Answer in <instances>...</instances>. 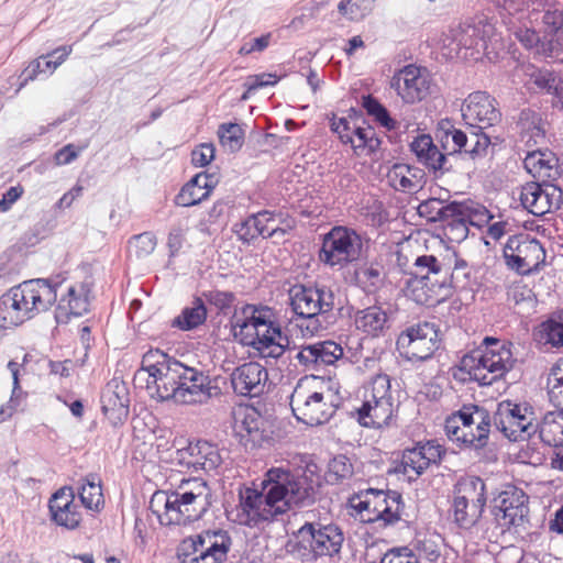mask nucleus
Listing matches in <instances>:
<instances>
[{
    "instance_id": "nucleus-36",
    "label": "nucleus",
    "mask_w": 563,
    "mask_h": 563,
    "mask_svg": "<svg viewBox=\"0 0 563 563\" xmlns=\"http://www.w3.org/2000/svg\"><path fill=\"white\" fill-rule=\"evenodd\" d=\"M218 184L213 174L199 173L192 177L175 197V203L181 207H191L207 199Z\"/></svg>"
},
{
    "instance_id": "nucleus-57",
    "label": "nucleus",
    "mask_w": 563,
    "mask_h": 563,
    "mask_svg": "<svg viewBox=\"0 0 563 563\" xmlns=\"http://www.w3.org/2000/svg\"><path fill=\"white\" fill-rule=\"evenodd\" d=\"M363 108L372 115L382 126L388 131L397 128L396 121L389 115L387 109L374 97H363Z\"/></svg>"
},
{
    "instance_id": "nucleus-42",
    "label": "nucleus",
    "mask_w": 563,
    "mask_h": 563,
    "mask_svg": "<svg viewBox=\"0 0 563 563\" xmlns=\"http://www.w3.org/2000/svg\"><path fill=\"white\" fill-rule=\"evenodd\" d=\"M504 10L509 15H518V20L528 18L530 23L539 21L541 8L548 5L549 0H501Z\"/></svg>"
},
{
    "instance_id": "nucleus-60",
    "label": "nucleus",
    "mask_w": 563,
    "mask_h": 563,
    "mask_svg": "<svg viewBox=\"0 0 563 563\" xmlns=\"http://www.w3.org/2000/svg\"><path fill=\"white\" fill-rule=\"evenodd\" d=\"M51 514L54 522L60 527H65L66 529H76L81 521V514L75 501L63 508L62 519L57 517L56 511H51Z\"/></svg>"
},
{
    "instance_id": "nucleus-2",
    "label": "nucleus",
    "mask_w": 563,
    "mask_h": 563,
    "mask_svg": "<svg viewBox=\"0 0 563 563\" xmlns=\"http://www.w3.org/2000/svg\"><path fill=\"white\" fill-rule=\"evenodd\" d=\"M316 494L306 475L273 467L266 472L261 489L247 487L240 492L239 522L256 526L295 508L309 507L316 501Z\"/></svg>"
},
{
    "instance_id": "nucleus-1",
    "label": "nucleus",
    "mask_w": 563,
    "mask_h": 563,
    "mask_svg": "<svg viewBox=\"0 0 563 563\" xmlns=\"http://www.w3.org/2000/svg\"><path fill=\"white\" fill-rule=\"evenodd\" d=\"M134 383L157 400L179 405H206L220 394L209 373L185 364L159 350L148 351L142 358Z\"/></svg>"
},
{
    "instance_id": "nucleus-30",
    "label": "nucleus",
    "mask_w": 563,
    "mask_h": 563,
    "mask_svg": "<svg viewBox=\"0 0 563 563\" xmlns=\"http://www.w3.org/2000/svg\"><path fill=\"white\" fill-rule=\"evenodd\" d=\"M410 151L415 154L417 161L433 173L435 177L453 169L449 156L439 150L429 134L415 137L410 143Z\"/></svg>"
},
{
    "instance_id": "nucleus-10",
    "label": "nucleus",
    "mask_w": 563,
    "mask_h": 563,
    "mask_svg": "<svg viewBox=\"0 0 563 563\" xmlns=\"http://www.w3.org/2000/svg\"><path fill=\"white\" fill-rule=\"evenodd\" d=\"M233 541L224 529H207L190 536L178 547L180 563H223Z\"/></svg>"
},
{
    "instance_id": "nucleus-54",
    "label": "nucleus",
    "mask_w": 563,
    "mask_h": 563,
    "mask_svg": "<svg viewBox=\"0 0 563 563\" xmlns=\"http://www.w3.org/2000/svg\"><path fill=\"white\" fill-rule=\"evenodd\" d=\"M218 136L221 145L229 152L239 151L244 141V132L236 123H223L219 126Z\"/></svg>"
},
{
    "instance_id": "nucleus-14",
    "label": "nucleus",
    "mask_w": 563,
    "mask_h": 563,
    "mask_svg": "<svg viewBox=\"0 0 563 563\" xmlns=\"http://www.w3.org/2000/svg\"><path fill=\"white\" fill-rule=\"evenodd\" d=\"M486 505L485 483L479 477L464 478L454 487L452 510L455 523L471 529L482 517Z\"/></svg>"
},
{
    "instance_id": "nucleus-17",
    "label": "nucleus",
    "mask_w": 563,
    "mask_h": 563,
    "mask_svg": "<svg viewBox=\"0 0 563 563\" xmlns=\"http://www.w3.org/2000/svg\"><path fill=\"white\" fill-rule=\"evenodd\" d=\"M398 351L409 361H426L440 346L439 332L434 324L418 323L402 331L396 341Z\"/></svg>"
},
{
    "instance_id": "nucleus-29",
    "label": "nucleus",
    "mask_w": 563,
    "mask_h": 563,
    "mask_svg": "<svg viewBox=\"0 0 563 563\" xmlns=\"http://www.w3.org/2000/svg\"><path fill=\"white\" fill-rule=\"evenodd\" d=\"M267 379V369L256 362L242 364L231 374L232 388L241 396H260L264 391Z\"/></svg>"
},
{
    "instance_id": "nucleus-47",
    "label": "nucleus",
    "mask_w": 563,
    "mask_h": 563,
    "mask_svg": "<svg viewBox=\"0 0 563 563\" xmlns=\"http://www.w3.org/2000/svg\"><path fill=\"white\" fill-rule=\"evenodd\" d=\"M563 202V191L555 185L544 183L538 202L533 205V216L541 217L555 209Z\"/></svg>"
},
{
    "instance_id": "nucleus-62",
    "label": "nucleus",
    "mask_w": 563,
    "mask_h": 563,
    "mask_svg": "<svg viewBox=\"0 0 563 563\" xmlns=\"http://www.w3.org/2000/svg\"><path fill=\"white\" fill-rule=\"evenodd\" d=\"M543 184L527 183L520 189L519 200L525 209L533 214V205L538 202L539 195H541Z\"/></svg>"
},
{
    "instance_id": "nucleus-38",
    "label": "nucleus",
    "mask_w": 563,
    "mask_h": 563,
    "mask_svg": "<svg viewBox=\"0 0 563 563\" xmlns=\"http://www.w3.org/2000/svg\"><path fill=\"white\" fill-rule=\"evenodd\" d=\"M424 172L408 164H395L387 173L389 185L404 192H415L421 189L426 183Z\"/></svg>"
},
{
    "instance_id": "nucleus-34",
    "label": "nucleus",
    "mask_w": 563,
    "mask_h": 563,
    "mask_svg": "<svg viewBox=\"0 0 563 563\" xmlns=\"http://www.w3.org/2000/svg\"><path fill=\"white\" fill-rule=\"evenodd\" d=\"M452 214L442 221L443 235L452 243H461L468 235L470 223H478L467 202L453 201Z\"/></svg>"
},
{
    "instance_id": "nucleus-8",
    "label": "nucleus",
    "mask_w": 563,
    "mask_h": 563,
    "mask_svg": "<svg viewBox=\"0 0 563 563\" xmlns=\"http://www.w3.org/2000/svg\"><path fill=\"white\" fill-rule=\"evenodd\" d=\"M492 419L489 412L477 405H464L445 420L448 438L460 448L482 450L489 439Z\"/></svg>"
},
{
    "instance_id": "nucleus-6",
    "label": "nucleus",
    "mask_w": 563,
    "mask_h": 563,
    "mask_svg": "<svg viewBox=\"0 0 563 563\" xmlns=\"http://www.w3.org/2000/svg\"><path fill=\"white\" fill-rule=\"evenodd\" d=\"M514 362L507 343L486 336L479 349L461 358L453 376L462 382L474 380L487 386L503 378L512 368Z\"/></svg>"
},
{
    "instance_id": "nucleus-9",
    "label": "nucleus",
    "mask_w": 563,
    "mask_h": 563,
    "mask_svg": "<svg viewBox=\"0 0 563 563\" xmlns=\"http://www.w3.org/2000/svg\"><path fill=\"white\" fill-rule=\"evenodd\" d=\"M399 404L387 374H377L364 387L363 404L357 420L363 427L380 429L391 424Z\"/></svg>"
},
{
    "instance_id": "nucleus-16",
    "label": "nucleus",
    "mask_w": 563,
    "mask_h": 563,
    "mask_svg": "<svg viewBox=\"0 0 563 563\" xmlns=\"http://www.w3.org/2000/svg\"><path fill=\"white\" fill-rule=\"evenodd\" d=\"M528 500L526 493L515 486H507L493 499L492 515L500 532L528 521Z\"/></svg>"
},
{
    "instance_id": "nucleus-49",
    "label": "nucleus",
    "mask_w": 563,
    "mask_h": 563,
    "mask_svg": "<svg viewBox=\"0 0 563 563\" xmlns=\"http://www.w3.org/2000/svg\"><path fill=\"white\" fill-rule=\"evenodd\" d=\"M79 497L81 504L90 510H99L103 505L101 485L93 475L87 477L80 486Z\"/></svg>"
},
{
    "instance_id": "nucleus-13",
    "label": "nucleus",
    "mask_w": 563,
    "mask_h": 563,
    "mask_svg": "<svg viewBox=\"0 0 563 563\" xmlns=\"http://www.w3.org/2000/svg\"><path fill=\"white\" fill-rule=\"evenodd\" d=\"M503 253L507 267L522 276L536 274L545 265L544 246L527 233L511 235Z\"/></svg>"
},
{
    "instance_id": "nucleus-5",
    "label": "nucleus",
    "mask_w": 563,
    "mask_h": 563,
    "mask_svg": "<svg viewBox=\"0 0 563 563\" xmlns=\"http://www.w3.org/2000/svg\"><path fill=\"white\" fill-rule=\"evenodd\" d=\"M272 317V310L267 307L245 305L234 316L232 327L242 344L257 350L263 357L278 358L285 352L288 338Z\"/></svg>"
},
{
    "instance_id": "nucleus-12",
    "label": "nucleus",
    "mask_w": 563,
    "mask_h": 563,
    "mask_svg": "<svg viewBox=\"0 0 563 563\" xmlns=\"http://www.w3.org/2000/svg\"><path fill=\"white\" fill-rule=\"evenodd\" d=\"M290 407L297 420L308 426H319L335 413L338 397L330 388L311 390L298 384L290 396Z\"/></svg>"
},
{
    "instance_id": "nucleus-46",
    "label": "nucleus",
    "mask_w": 563,
    "mask_h": 563,
    "mask_svg": "<svg viewBox=\"0 0 563 563\" xmlns=\"http://www.w3.org/2000/svg\"><path fill=\"white\" fill-rule=\"evenodd\" d=\"M517 125L520 129L522 137L528 136V143L533 141L538 144L544 139V131L541 126V118L539 113L531 109H522L519 113Z\"/></svg>"
},
{
    "instance_id": "nucleus-21",
    "label": "nucleus",
    "mask_w": 563,
    "mask_h": 563,
    "mask_svg": "<svg viewBox=\"0 0 563 563\" xmlns=\"http://www.w3.org/2000/svg\"><path fill=\"white\" fill-rule=\"evenodd\" d=\"M12 289L18 291V301L27 320L48 310L56 302L58 292V288L53 286V279L44 278L22 282Z\"/></svg>"
},
{
    "instance_id": "nucleus-7",
    "label": "nucleus",
    "mask_w": 563,
    "mask_h": 563,
    "mask_svg": "<svg viewBox=\"0 0 563 563\" xmlns=\"http://www.w3.org/2000/svg\"><path fill=\"white\" fill-rule=\"evenodd\" d=\"M540 31L527 25L515 30L516 38L534 55L542 58H558L563 54V8L550 2L541 8Z\"/></svg>"
},
{
    "instance_id": "nucleus-55",
    "label": "nucleus",
    "mask_w": 563,
    "mask_h": 563,
    "mask_svg": "<svg viewBox=\"0 0 563 563\" xmlns=\"http://www.w3.org/2000/svg\"><path fill=\"white\" fill-rule=\"evenodd\" d=\"M353 475V465L350 459L343 454L334 456L328 465L327 481L330 484H339Z\"/></svg>"
},
{
    "instance_id": "nucleus-63",
    "label": "nucleus",
    "mask_w": 563,
    "mask_h": 563,
    "mask_svg": "<svg viewBox=\"0 0 563 563\" xmlns=\"http://www.w3.org/2000/svg\"><path fill=\"white\" fill-rule=\"evenodd\" d=\"M75 500L74 492L70 487H62L49 499V511H56L57 517L62 519V510Z\"/></svg>"
},
{
    "instance_id": "nucleus-24",
    "label": "nucleus",
    "mask_w": 563,
    "mask_h": 563,
    "mask_svg": "<svg viewBox=\"0 0 563 563\" xmlns=\"http://www.w3.org/2000/svg\"><path fill=\"white\" fill-rule=\"evenodd\" d=\"M461 112L467 125L481 131L496 125L501 120L496 99L486 91L470 93L462 104Z\"/></svg>"
},
{
    "instance_id": "nucleus-35",
    "label": "nucleus",
    "mask_w": 563,
    "mask_h": 563,
    "mask_svg": "<svg viewBox=\"0 0 563 563\" xmlns=\"http://www.w3.org/2000/svg\"><path fill=\"white\" fill-rule=\"evenodd\" d=\"M264 420L254 408H240L234 412V431L245 444L260 445L265 439Z\"/></svg>"
},
{
    "instance_id": "nucleus-32",
    "label": "nucleus",
    "mask_w": 563,
    "mask_h": 563,
    "mask_svg": "<svg viewBox=\"0 0 563 563\" xmlns=\"http://www.w3.org/2000/svg\"><path fill=\"white\" fill-rule=\"evenodd\" d=\"M538 428L542 442L555 448L552 468L563 471V410L547 412Z\"/></svg>"
},
{
    "instance_id": "nucleus-25",
    "label": "nucleus",
    "mask_w": 563,
    "mask_h": 563,
    "mask_svg": "<svg viewBox=\"0 0 563 563\" xmlns=\"http://www.w3.org/2000/svg\"><path fill=\"white\" fill-rule=\"evenodd\" d=\"M390 85L406 103H415L430 93L431 80L426 69L407 65L394 75Z\"/></svg>"
},
{
    "instance_id": "nucleus-53",
    "label": "nucleus",
    "mask_w": 563,
    "mask_h": 563,
    "mask_svg": "<svg viewBox=\"0 0 563 563\" xmlns=\"http://www.w3.org/2000/svg\"><path fill=\"white\" fill-rule=\"evenodd\" d=\"M548 395L550 402L563 410V360L551 368L548 378Z\"/></svg>"
},
{
    "instance_id": "nucleus-33",
    "label": "nucleus",
    "mask_w": 563,
    "mask_h": 563,
    "mask_svg": "<svg viewBox=\"0 0 563 563\" xmlns=\"http://www.w3.org/2000/svg\"><path fill=\"white\" fill-rule=\"evenodd\" d=\"M274 213L264 210L247 217L240 223H236L234 232L238 234L239 239L245 243H251L258 236L271 238L278 233L284 234L285 231L274 227Z\"/></svg>"
},
{
    "instance_id": "nucleus-64",
    "label": "nucleus",
    "mask_w": 563,
    "mask_h": 563,
    "mask_svg": "<svg viewBox=\"0 0 563 563\" xmlns=\"http://www.w3.org/2000/svg\"><path fill=\"white\" fill-rule=\"evenodd\" d=\"M357 124L346 118H333L331 120V130L336 133L344 144H350L353 137V130L357 129Z\"/></svg>"
},
{
    "instance_id": "nucleus-44",
    "label": "nucleus",
    "mask_w": 563,
    "mask_h": 563,
    "mask_svg": "<svg viewBox=\"0 0 563 563\" xmlns=\"http://www.w3.org/2000/svg\"><path fill=\"white\" fill-rule=\"evenodd\" d=\"M354 278L365 292L373 294L384 284L383 268L378 264H362L355 269Z\"/></svg>"
},
{
    "instance_id": "nucleus-28",
    "label": "nucleus",
    "mask_w": 563,
    "mask_h": 563,
    "mask_svg": "<svg viewBox=\"0 0 563 563\" xmlns=\"http://www.w3.org/2000/svg\"><path fill=\"white\" fill-rule=\"evenodd\" d=\"M101 409L112 426L122 424L129 416V391L123 382L110 380L101 393Z\"/></svg>"
},
{
    "instance_id": "nucleus-40",
    "label": "nucleus",
    "mask_w": 563,
    "mask_h": 563,
    "mask_svg": "<svg viewBox=\"0 0 563 563\" xmlns=\"http://www.w3.org/2000/svg\"><path fill=\"white\" fill-rule=\"evenodd\" d=\"M25 321L27 317L18 301V291L11 287L0 297V328L11 329Z\"/></svg>"
},
{
    "instance_id": "nucleus-26",
    "label": "nucleus",
    "mask_w": 563,
    "mask_h": 563,
    "mask_svg": "<svg viewBox=\"0 0 563 563\" xmlns=\"http://www.w3.org/2000/svg\"><path fill=\"white\" fill-rule=\"evenodd\" d=\"M444 451L435 441L417 443L402 452L400 472L410 481L419 477L431 464L441 461Z\"/></svg>"
},
{
    "instance_id": "nucleus-18",
    "label": "nucleus",
    "mask_w": 563,
    "mask_h": 563,
    "mask_svg": "<svg viewBox=\"0 0 563 563\" xmlns=\"http://www.w3.org/2000/svg\"><path fill=\"white\" fill-rule=\"evenodd\" d=\"M533 412L526 405L504 400L498 404L494 413L495 427L509 440H525L536 432Z\"/></svg>"
},
{
    "instance_id": "nucleus-20",
    "label": "nucleus",
    "mask_w": 563,
    "mask_h": 563,
    "mask_svg": "<svg viewBox=\"0 0 563 563\" xmlns=\"http://www.w3.org/2000/svg\"><path fill=\"white\" fill-rule=\"evenodd\" d=\"M289 300L298 317H323L335 306V295L327 287L294 285L289 289Z\"/></svg>"
},
{
    "instance_id": "nucleus-39",
    "label": "nucleus",
    "mask_w": 563,
    "mask_h": 563,
    "mask_svg": "<svg viewBox=\"0 0 563 563\" xmlns=\"http://www.w3.org/2000/svg\"><path fill=\"white\" fill-rule=\"evenodd\" d=\"M527 172L534 178L554 179L558 175V159L551 152L533 151L523 159Z\"/></svg>"
},
{
    "instance_id": "nucleus-56",
    "label": "nucleus",
    "mask_w": 563,
    "mask_h": 563,
    "mask_svg": "<svg viewBox=\"0 0 563 563\" xmlns=\"http://www.w3.org/2000/svg\"><path fill=\"white\" fill-rule=\"evenodd\" d=\"M374 8V0H342L339 12L351 21H358L368 15Z\"/></svg>"
},
{
    "instance_id": "nucleus-22",
    "label": "nucleus",
    "mask_w": 563,
    "mask_h": 563,
    "mask_svg": "<svg viewBox=\"0 0 563 563\" xmlns=\"http://www.w3.org/2000/svg\"><path fill=\"white\" fill-rule=\"evenodd\" d=\"M297 537L301 543H307L318 556L338 554L344 541L341 528L332 523L306 522L298 530Z\"/></svg>"
},
{
    "instance_id": "nucleus-4",
    "label": "nucleus",
    "mask_w": 563,
    "mask_h": 563,
    "mask_svg": "<svg viewBox=\"0 0 563 563\" xmlns=\"http://www.w3.org/2000/svg\"><path fill=\"white\" fill-rule=\"evenodd\" d=\"M212 505V492L206 481L188 478L175 490H157L150 509L164 526H186L199 520Z\"/></svg>"
},
{
    "instance_id": "nucleus-27",
    "label": "nucleus",
    "mask_w": 563,
    "mask_h": 563,
    "mask_svg": "<svg viewBox=\"0 0 563 563\" xmlns=\"http://www.w3.org/2000/svg\"><path fill=\"white\" fill-rule=\"evenodd\" d=\"M343 347L334 341L303 345L294 356L305 371H320L343 357Z\"/></svg>"
},
{
    "instance_id": "nucleus-15",
    "label": "nucleus",
    "mask_w": 563,
    "mask_h": 563,
    "mask_svg": "<svg viewBox=\"0 0 563 563\" xmlns=\"http://www.w3.org/2000/svg\"><path fill=\"white\" fill-rule=\"evenodd\" d=\"M362 252L360 235L347 228L335 227L324 235L319 258L329 266H343L356 261Z\"/></svg>"
},
{
    "instance_id": "nucleus-59",
    "label": "nucleus",
    "mask_w": 563,
    "mask_h": 563,
    "mask_svg": "<svg viewBox=\"0 0 563 563\" xmlns=\"http://www.w3.org/2000/svg\"><path fill=\"white\" fill-rule=\"evenodd\" d=\"M156 246V238L151 232H144L134 235L129 241V250L133 252L136 257H145L150 255Z\"/></svg>"
},
{
    "instance_id": "nucleus-11",
    "label": "nucleus",
    "mask_w": 563,
    "mask_h": 563,
    "mask_svg": "<svg viewBox=\"0 0 563 563\" xmlns=\"http://www.w3.org/2000/svg\"><path fill=\"white\" fill-rule=\"evenodd\" d=\"M401 496L395 492L366 489L350 498V507L364 523H378L380 528L393 526L400 519Z\"/></svg>"
},
{
    "instance_id": "nucleus-61",
    "label": "nucleus",
    "mask_w": 563,
    "mask_h": 563,
    "mask_svg": "<svg viewBox=\"0 0 563 563\" xmlns=\"http://www.w3.org/2000/svg\"><path fill=\"white\" fill-rule=\"evenodd\" d=\"M202 295L208 303L223 312L231 309L236 300V296L232 291L213 289L205 291Z\"/></svg>"
},
{
    "instance_id": "nucleus-37",
    "label": "nucleus",
    "mask_w": 563,
    "mask_h": 563,
    "mask_svg": "<svg viewBox=\"0 0 563 563\" xmlns=\"http://www.w3.org/2000/svg\"><path fill=\"white\" fill-rule=\"evenodd\" d=\"M452 139L453 153L467 154L472 159L481 158L486 156L488 147L490 145V137L481 132H472L470 135L461 130L452 129L445 132V139Z\"/></svg>"
},
{
    "instance_id": "nucleus-48",
    "label": "nucleus",
    "mask_w": 563,
    "mask_h": 563,
    "mask_svg": "<svg viewBox=\"0 0 563 563\" xmlns=\"http://www.w3.org/2000/svg\"><path fill=\"white\" fill-rule=\"evenodd\" d=\"M71 46H60L54 49L52 53L47 55H43L33 63H31L30 68L32 74L29 76L30 79H33L37 73H43L46 69L53 73L59 65H62L66 58L71 54Z\"/></svg>"
},
{
    "instance_id": "nucleus-58",
    "label": "nucleus",
    "mask_w": 563,
    "mask_h": 563,
    "mask_svg": "<svg viewBox=\"0 0 563 563\" xmlns=\"http://www.w3.org/2000/svg\"><path fill=\"white\" fill-rule=\"evenodd\" d=\"M531 78L538 88L553 93L560 100L563 99V86L552 71L537 70L532 74Z\"/></svg>"
},
{
    "instance_id": "nucleus-45",
    "label": "nucleus",
    "mask_w": 563,
    "mask_h": 563,
    "mask_svg": "<svg viewBox=\"0 0 563 563\" xmlns=\"http://www.w3.org/2000/svg\"><path fill=\"white\" fill-rule=\"evenodd\" d=\"M380 139L377 136L375 129L367 126H357L353 130L351 146L356 155H371L380 147Z\"/></svg>"
},
{
    "instance_id": "nucleus-51",
    "label": "nucleus",
    "mask_w": 563,
    "mask_h": 563,
    "mask_svg": "<svg viewBox=\"0 0 563 563\" xmlns=\"http://www.w3.org/2000/svg\"><path fill=\"white\" fill-rule=\"evenodd\" d=\"M538 338L553 347L563 346V314L556 318H550L541 323L538 330Z\"/></svg>"
},
{
    "instance_id": "nucleus-50",
    "label": "nucleus",
    "mask_w": 563,
    "mask_h": 563,
    "mask_svg": "<svg viewBox=\"0 0 563 563\" xmlns=\"http://www.w3.org/2000/svg\"><path fill=\"white\" fill-rule=\"evenodd\" d=\"M452 206L453 201L450 203H444L440 199L431 198L422 201L418 206L419 216L426 218L430 222H441L445 217L452 214Z\"/></svg>"
},
{
    "instance_id": "nucleus-52",
    "label": "nucleus",
    "mask_w": 563,
    "mask_h": 563,
    "mask_svg": "<svg viewBox=\"0 0 563 563\" xmlns=\"http://www.w3.org/2000/svg\"><path fill=\"white\" fill-rule=\"evenodd\" d=\"M443 542L444 540L438 533L426 534L423 538L418 539L416 550L419 558L431 563L437 562L441 556Z\"/></svg>"
},
{
    "instance_id": "nucleus-31",
    "label": "nucleus",
    "mask_w": 563,
    "mask_h": 563,
    "mask_svg": "<svg viewBox=\"0 0 563 563\" xmlns=\"http://www.w3.org/2000/svg\"><path fill=\"white\" fill-rule=\"evenodd\" d=\"M178 461L187 468L202 470L207 473L216 471L222 463L218 448L207 441L190 443L177 452Z\"/></svg>"
},
{
    "instance_id": "nucleus-19",
    "label": "nucleus",
    "mask_w": 563,
    "mask_h": 563,
    "mask_svg": "<svg viewBox=\"0 0 563 563\" xmlns=\"http://www.w3.org/2000/svg\"><path fill=\"white\" fill-rule=\"evenodd\" d=\"M453 40L460 48L488 55L490 47H497L499 36L486 16L477 15L461 23L454 32Z\"/></svg>"
},
{
    "instance_id": "nucleus-43",
    "label": "nucleus",
    "mask_w": 563,
    "mask_h": 563,
    "mask_svg": "<svg viewBox=\"0 0 563 563\" xmlns=\"http://www.w3.org/2000/svg\"><path fill=\"white\" fill-rule=\"evenodd\" d=\"M207 319V308L201 298H195L190 307H185L173 320V327L189 331L201 325Z\"/></svg>"
},
{
    "instance_id": "nucleus-23",
    "label": "nucleus",
    "mask_w": 563,
    "mask_h": 563,
    "mask_svg": "<svg viewBox=\"0 0 563 563\" xmlns=\"http://www.w3.org/2000/svg\"><path fill=\"white\" fill-rule=\"evenodd\" d=\"M53 286L58 288L55 319L58 323H67L70 317H80L89 311L90 288L87 283L65 284L54 282Z\"/></svg>"
},
{
    "instance_id": "nucleus-3",
    "label": "nucleus",
    "mask_w": 563,
    "mask_h": 563,
    "mask_svg": "<svg viewBox=\"0 0 563 563\" xmlns=\"http://www.w3.org/2000/svg\"><path fill=\"white\" fill-rule=\"evenodd\" d=\"M415 272L405 282V295L418 305L435 306L465 287L471 275L466 261L455 258L453 269L433 255H421L415 261Z\"/></svg>"
},
{
    "instance_id": "nucleus-41",
    "label": "nucleus",
    "mask_w": 563,
    "mask_h": 563,
    "mask_svg": "<svg viewBox=\"0 0 563 563\" xmlns=\"http://www.w3.org/2000/svg\"><path fill=\"white\" fill-rule=\"evenodd\" d=\"M388 321L387 312L378 306L360 310L355 316L356 328L374 336L388 328Z\"/></svg>"
}]
</instances>
